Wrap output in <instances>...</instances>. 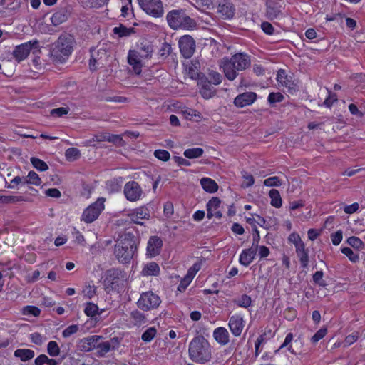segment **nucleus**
Here are the masks:
<instances>
[{
    "label": "nucleus",
    "instance_id": "obj_1",
    "mask_svg": "<svg viewBox=\"0 0 365 365\" xmlns=\"http://www.w3.org/2000/svg\"><path fill=\"white\" fill-rule=\"evenodd\" d=\"M251 65L250 57L245 53H237L230 58H223L220 63L225 76L230 81L235 80L240 71L248 68Z\"/></svg>",
    "mask_w": 365,
    "mask_h": 365
},
{
    "label": "nucleus",
    "instance_id": "obj_2",
    "mask_svg": "<svg viewBox=\"0 0 365 365\" xmlns=\"http://www.w3.org/2000/svg\"><path fill=\"white\" fill-rule=\"evenodd\" d=\"M188 354L193 362L205 364L210 361L212 358V348L207 339L198 336L190 342Z\"/></svg>",
    "mask_w": 365,
    "mask_h": 365
},
{
    "label": "nucleus",
    "instance_id": "obj_3",
    "mask_svg": "<svg viewBox=\"0 0 365 365\" xmlns=\"http://www.w3.org/2000/svg\"><path fill=\"white\" fill-rule=\"evenodd\" d=\"M137 251L135 237L125 234L120 237L114 247V255L121 264H128L134 257Z\"/></svg>",
    "mask_w": 365,
    "mask_h": 365
},
{
    "label": "nucleus",
    "instance_id": "obj_4",
    "mask_svg": "<svg viewBox=\"0 0 365 365\" xmlns=\"http://www.w3.org/2000/svg\"><path fill=\"white\" fill-rule=\"evenodd\" d=\"M73 43L72 36L67 34L61 35L52 45L51 56L53 61L57 63L65 62L73 51Z\"/></svg>",
    "mask_w": 365,
    "mask_h": 365
},
{
    "label": "nucleus",
    "instance_id": "obj_5",
    "mask_svg": "<svg viewBox=\"0 0 365 365\" xmlns=\"http://www.w3.org/2000/svg\"><path fill=\"white\" fill-rule=\"evenodd\" d=\"M166 19L168 25L173 29L180 28L192 29L196 26L195 20L187 16L182 9L170 11L167 14Z\"/></svg>",
    "mask_w": 365,
    "mask_h": 365
},
{
    "label": "nucleus",
    "instance_id": "obj_6",
    "mask_svg": "<svg viewBox=\"0 0 365 365\" xmlns=\"http://www.w3.org/2000/svg\"><path fill=\"white\" fill-rule=\"evenodd\" d=\"M160 304V297L151 291L143 292L137 302L138 307L143 311L157 309Z\"/></svg>",
    "mask_w": 365,
    "mask_h": 365
},
{
    "label": "nucleus",
    "instance_id": "obj_7",
    "mask_svg": "<svg viewBox=\"0 0 365 365\" xmlns=\"http://www.w3.org/2000/svg\"><path fill=\"white\" fill-rule=\"evenodd\" d=\"M140 8L148 15L160 18L164 14L163 4L161 0H138Z\"/></svg>",
    "mask_w": 365,
    "mask_h": 365
},
{
    "label": "nucleus",
    "instance_id": "obj_8",
    "mask_svg": "<svg viewBox=\"0 0 365 365\" xmlns=\"http://www.w3.org/2000/svg\"><path fill=\"white\" fill-rule=\"evenodd\" d=\"M104 199L98 198L95 202L88 206L83 212L81 220L86 223L95 221L104 210Z\"/></svg>",
    "mask_w": 365,
    "mask_h": 365
},
{
    "label": "nucleus",
    "instance_id": "obj_9",
    "mask_svg": "<svg viewBox=\"0 0 365 365\" xmlns=\"http://www.w3.org/2000/svg\"><path fill=\"white\" fill-rule=\"evenodd\" d=\"M32 49L39 50V41L38 40H31L16 46L13 51V56L18 62H20L28 57Z\"/></svg>",
    "mask_w": 365,
    "mask_h": 365
},
{
    "label": "nucleus",
    "instance_id": "obj_10",
    "mask_svg": "<svg viewBox=\"0 0 365 365\" xmlns=\"http://www.w3.org/2000/svg\"><path fill=\"white\" fill-rule=\"evenodd\" d=\"M123 193L127 200L137 202L143 196V190L138 182L132 180L124 185Z\"/></svg>",
    "mask_w": 365,
    "mask_h": 365
},
{
    "label": "nucleus",
    "instance_id": "obj_11",
    "mask_svg": "<svg viewBox=\"0 0 365 365\" xmlns=\"http://www.w3.org/2000/svg\"><path fill=\"white\" fill-rule=\"evenodd\" d=\"M127 215L133 223L143 225L142 220L150 219V210L148 205H142L129 210Z\"/></svg>",
    "mask_w": 365,
    "mask_h": 365
},
{
    "label": "nucleus",
    "instance_id": "obj_12",
    "mask_svg": "<svg viewBox=\"0 0 365 365\" xmlns=\"http://www.w3.org/2000/svg\"><path fill=\"white\" fill-rule=\"evenodd\" d=\"M178 46L185 58H190L195 51V41L190 35L181 36L178 41Z\"/></svg>",
    "mask_w": 365,
    "mask_h": 365
},
{
    "label": "nucleus",
    "instance_id": "obj_13",
    "mask_svg": "<svg viewBox=\"0 0 365 365\" xmlns=\"http://www.w3.org/2000/svg\"><path fill=\"white\" fill-rule=\"evenodd\" d=\"M108 57L107 52L103 49L91 51V56L89 61V68L91 71H96L98 67L104 66Z\"/></svg>",
    "mask_w": 365,
    "mask_h": 365
},
{
    "label": "nucleus",
    "instance_id": "obj_14",
    "mask_svg": "<svg viewBox=\"0 0 365 365\" xmlns=\"http://www.w3.org/2000/svg\"><path fill=\"white\" fill-rule=\"evenodd\" d=\"M127 58L128 63L132 67L133 71L135 74L140 75L143 66V61L145 60V58L141 57L135 50H130Z\"/></svg>",
    "mask_w": 365,
    "mask_h": 365
},
{
    "label": "nucleus",
    "instance_id": "obj_15",
    "mask_svg": "<svg viewBox=\"0 0 365 365\" xmlns=\"http://www.w3.org/2000/svg\"><path fill=\"white\" fill-rule=\"evenodd\" d=\"M228 327L235 336H240L245 327L243 317L240 314L232 315L229 319Z\"/></svg>",
    "mask_w": 365,
    "mask_h": 365
},
{
    "label": "nucleus",
    "instance_id": "obj_16",
    "mask_svg": "<svg viewBox=\"0 0 365 365\" xmlns=\"http://www.w3.org/2000/svg\"><path fill=\"white\" fill-rule=\"evenodd\" d=\"M101 338L102 337L101 336L98 335H93L83 338L78 342L77 346L80 351L88 352L96 348V344Z\"/></svg>",
    "mask_w": 365,
    "mask_h": 365
},
{
    "label": "nucleus",
    "instance_id": "obj_17",
    "mask_svg": "<svg viewBox=\"0 0 365 365\" xmlns=\"http://www.w3.org/2000/svg\"><path fill=\"white\" fill-rule=\"evenodd\" d=\"M163 246L162 240L158 236H151L147 244V255L150 257H154L160 252Z\"/></svg>",
    "mask_w": 365,
    "mask_h": 365
},
{
    "label": "nucleus",
    "instance_id": "obj_18",
    "mask_svg": "<svg viewBox=\"0 0 365 365\" xmlns=\"http://www.w3.org/2000/svg\"><path fill=\"white\" fill-rule=\"evenodd\" d=\"M198 84L200 86V93L204 98L210 99L215 96V89L207 78L205 76L199 78Z\"/></svg>",
    "mask_w": 365,
    "mask_h": 365
},
{
    "label": "nucleus",
    "instance_id": "obj_19",
    "mask_svg": "<svg viewBox=\"0 0 365 365\" xmlns=\"http://www.w3.org/2000/svg\"><path fill=\"white\" fill-rule=\"evenodd\" d=\"M257 95L253 92H245L238 95L234 100V104L237 107H245L251 105L256 100Z\"/></svg>",
    "mask_w": 365,
    "mask_h": 365
},
{
    "label": "nucleus",
    "instance_id": "obj_20",
    "mask_svg": "<svg viewBox=\"0 0 365 365\" xmlns=\"http://www.w3.org/2000/svg\"><path fill=\"white\" fill-rule=\"evenodd\" d=\"M235 11V9L233 4L228 1H225L224 3H220L218 5L217 12L224 19H230L232 18L234 16Z\"/></svg>",
    "mask_w": 365,
    "mask_h": 365
},
{
    "label": "nucleus",
    "instance_id": "obj_21",
    "mask_svg": "<svg viewBox=\"0 0 365 365\" xmlns=\"http://www.w3.org/2000/svg\"><path fill=\"white\" fill-rule=\"evenodd\" d=\"M213 337L219 344L222 346L227 344L230 341L229 332L222 327H220L214 329Z\"/></svg>",
    "mask_w": 365,
    "mask_h": 365
},
{
    "label": "nucleus",
    "instance_id": "obj_22",
    "mask_svg": "<svg viewBox=\"0 0 365 365\" xmlns=\"http://www.w3.org/2000/svg\"><path fill=\"white\" fill-rule=\"evenodd\" d=\"M256 252L257 249L253 247L243 250L240 255V263L245 267H248L254 260Z\"/></svg>",
    "mask_w": 365,
    "mask_h": 365
},
{
    "label": "nucleus",
    "instance_id": "obj_23",
    "mask_svg": "<svg viewBox=\"0 0 365 365\" xmlns=\"http://www.w3.org/2000/svg\"><path fill=\"white\" fill-rule=\"evenodd\" d=\"M297 255L299 259L301 267L307 268L309 264V250L306 249L304 243L295 247Z\"/></svg>",
    "mask_w": 365,
    "mask_h": 365
},
{
    "label": "nucleus",
    "instance_id": "obj_24",
    "mask_svg": "<svg viewBox=\"0 0 365 365\" xmlns=\"http://www.w3.org/2000/svg\"><path fill=\"white\" fill-rule=\"evenodd\" d=\"M277 81L280 86L287 88L289 90H294V83L288 78L284 70H279L277 74Z\"/></svg>",
    "mask_w": 365,
    "mask_h": 365
},
{
    "label": "nucleus",
    "instance_id": "obj_25",
    "mask_svg": "<svg viewBox=\"0 0 365 365\" xmlns=\"http://www.w3.org/2000/svg\"><path fill=\"white\" fill-rule=\"evenodd\" d=\"M200 185L203 190L209 193H215L218 190L217 182L210 178H202L200 180Z\"/></svg>",
    "mask_w": 365,
    "mask_h": 365
},
{
    "label": "nucleus",
    "instance_id": "obj_26",
    "mask_svg": "<svg viewBox=\"0 0 365 365\" xmlns=\"http://www.w3.org/2000/svg\"><path fill=\"white\" fill-rule=\"evenodd\" d=\"M135 51L141 56V57L148 60L152 57L153 48V46L148 43H140L138 46V49Z\"/></svg>",
    "mask_w": 365,
    "mask_h": 365
},
{
    "label": "nucleus",
    "instance_id": "obj_27",
    "mask_svg": "<svg viewBox=\"0 0 365 365\" xmlns=\"http://www.w3.org/2000/svg\"><path fill=\"white\" fill-rule=\"evenodd\" d=\"M14 354L22 361H27L33 359L35 356L34 351L28 349H18L14 351Z\"/></svg>",
    "mask_w": 365,
    "mask_h": 365
},
{
    "label": "nucleus",
    "instance_id": "obj_28",
    "mask_svg": "<svg viewBox=\"0 0 365 365\" xmlns=\"http://www.w3.org/2000/svg\"><path fill=\"white\" fill-rule=\"evenodd\" d=\"M221 204V201L218 197H212L211 200L208 201L207 203V217L208 219L212 218V212H214L218 210L220 205Z\"/></svg>",
    "mask_w": 365,
    "mask_h": 365
},
{
    "label": "nucleus",
    "instance_id": "obj_29",
    "mask_svg": "<svg viewBox=\"0 0 365 365\" xmlns=\"http://www.w3.org/2000/svg\"><path fill=\"white\" fill-rule=\"evenodd\" d=\"M143 272L144 275L157 276L160 272V267L157 263L150 262L144 267Z\"/></svg>",
    "mask_w": 365,
    "mask_h": 365
},
{
    "label": "nucleus",
    "instance_id": "obj_30",
    "mask_svg": "<svg viewBox=\"0 0 365 365\" xmlns=\"http://www.w3.org/2000/svg\"><path fill=\"white\" fill-rule=\"evenodd\" d=\"M130 318L133 320L134 325L141 326L146 322L145 315L138 310H134L130 313Z\"/></svg>",
    "mask_w": 365,
    "mask_h": 365
},
{
    "label": "nucleus",
    "instance_id": "obj_31",
    "mask_svg": "<svg viewBox=\"0 0 365 365\" xmlns=\"http://www.w3.org/2000/svg\"><path fill=\"white\" fill-rule=\"evenodd\" d=\"M269 195L271 198L270 203L273 207L277 208L282 207V201L279 192L277 190L272 189L269 192Z\"/></svg>",
    "mask_w": 365,
    "mask_h": 365
},
{
    "label": "nucleus",
    "instance_id": "obj_32",
    "mask_svg": "<svg viewBox=\"0 0 365 365\" xmlns=\"http://www.w3.org/2000/svg\"><path fill=\"white\" fill-rule=\"evenodd\" d=\"M204 153V150L201 148H192L186 149L183 155L185 158L189 159L197 158L201 157Z\"/></svg>",
    "mask_w": 365,
    "mask_h": 365
},
{
    "label": "nucleus",
    "instance_id": "obj_33",
    "mask_svg": "<svg viewBox=\"0 0 365 365\" xmlns=\"http://www.w3.org/2000/svg\"><path fill=\"white\" fill-rule=\"evenodd\" d=\"M99 309L97 304L93 302H88L85 305L84 313L89 317H94L96 315L100 314L98 312Z\"/></svg>",
    "mask_w": 365,
    "mask_h": 365
},
{
    "label": "nucleus",
    "instance_id": "obj_34",
    "mask_svg": "<svg viewBox=\"0 0 365 365\" xmlns=\"http://www.w3.org/2000/svg\"><path fill=\"white\" fill-rule=\"evenodd\" d=\"M282 14L280 6L277 4L269 5L267 8V15L269 19H274Z\"/></svg>",
    "mask_w": 365,
    "mask_h": 365
},
{
    "label": "nucleus",
    "instance_id": "obj_35",
    "mask_svg": "<svg viewBox=\"0 0 365 365\" xmlns=\"http://www.w3.org/2000/svg\"><path fill=\"white\" fill-rule=\"evenodd\" d=\"M67 16L64 11H56L51 17V21L54 26L61 24L66 21Z\"/></svg>",
    "mask_w": 365,
    "mask_h": 365
},
{
    "label": "nucleus",
    "instance_id": "obj_36",
    "mask_svg": "<svg viewBox=\"0 0 365 365\" xmlns=\"http://www.w3.org/2000/svg\"><path fill=\"white\" fill-rule=\"evenodd\" d=\"M44 364L47 365H57V361L53 359L48 358L46 354H41L35 359V365H43Z\"/></svg>",
    "mask_w": 365,
    "mask_h": 365
},
{
    "label": "nucleus",
    "instance_id": "obj_37",
    "mask_svg": "<svg viewBox=\"0 0 365 365\" xmlns=\"http://www.w3.org/2000/svg\"><path fill=\"white\" fill-rule=\"evenodd\" d=\"M233 302L240 307L247 308L251 305L252 299L250 296L242 294L237 299H234Z\"/></svg>",
    "mask_w": 365,
    "mask_h": 365
},
{
    "label": "nucleus",
    "instance_id": "obj_38",
    "mask_svg": "<svg viewBox=\"0 0 365 365\" xmlns=\"http://www.w3.org/2000/svg\"><path fill=\"white\" fill-rule=\"evenodd\" d=\"M24 197L17 195H1V203L10 204L24 201Z\"/></svg>",
    "mask_w": 365,
    "mask_h": 365
},
{
    "label": "nucleus",
    "instance_id": "obj_39",
    "mask_svg": "<svg viewBox=\"0 0 365 365\" xmlns=\"http://www.w3.org/2000/svg\"><path fill=\"white\" fill-rule=\"evenodd\" d=\"M96 286L88 284L83 288L82 293L84 297L91 299L96 295Z\"/></svg>",
    "mask_w": 365,
    "mask_h": 365
},
{
    "label": "nucleus",
    "instance_id": "obj_40",
    "mask_svg": "<svg viewBox=\"0 0 365 365\" xmlns=\"http://www.w3.org/2000/svg\"><path fill=\"white\" fill-rule=\"evenodd\" d=\"M47 352L52 357L58 356L60 354V348L56 341H51L48 343Z\"/></svg>",
    "mask_w": 365,
    "mask_h": 365
},
{
    "label": "nucleus",
    "instance_id": "obj_41",
    "mask_svg": "<svg viewBox=\"0 0 365 365\" xmlns=\"http://www.w3.org/2000/svg\"><path fill=\"white\" fill-rule=\"evenodd\" d=\"M22 314L25 316L38 317L41 310L37 307L28 305L22 309Z\"/></svg>",
    "mask_w": 365,
    "mask_h": 365
},
{
    "label": "nucleus",
    "instance_id": "obj_42",
    "mask_svg": "<svg viewBox=\"0 0 365 365\" xmlns=\"http://www.w3.org/2000/svg\"><path fill=\"white\" fill-rule=\"evenodd\" d=\"M293 338H294V336H293L292 333L287 334L284 342L280 346L279 350H281L284 348H287V351H289L291 354H296V352L294 351L292 346L290 345V344L293 341Z\"/></svg>",
    "mask_w": 365,
    "mask_h": 365
},
{
    "label": "nucleus",
    "instance_id": "obj_43",
    "mask_svg": "<svg viewBox=\"0 0 365 365\" xmlns=\"http://www.w3.org/2000/svg\"><path fill=\"white\" fill-rule=\"evenodd\" d=\"M31 163L32 165L39 171H46L48 169L47 164L42 160L37 158H31Z\"/></svg>",
    "mask_w": 365,
    "mask_h": 365
},
{
    "label": "nucleus",
    "instance_id": "obj_44",
    "mask_svg": "<svg viewBox=\"0 0 365 365\" xmlns=\"http://www.w3.org/2000/svg\"><path fill=\"white\" fill-rule=\"evenodd\" d=\"M65 156L68 160H75L80 158L81 152L76 148H69L66 150Z\"/></svg>",
    "mask_w": 365,
    "mask_h": 365
},
{
    "label": "nucleus",
    "instance_id": "obj_45",
    "mask_svg": "<svg viewBox=\"0 0 365 365\" xmlns=\"http://www.w3.org/2000/svg\"><path fill=\"white\" fill-rule=\"evenodd\" d=\"M156 333L157 331L154 327H150L143 332L141 339L145 342H150L155 336Z\"/></svg>",
    "mask_w": 365,
    "mask_h": 365
},
{
    "label": "nucleus",
    "instance_id": "obj_46",
    "mask_svg": "<svg viewBox=\"0 0 365 365\" xmlns=\"http://www.w3.org/2000/svg\"><path fill=\"white\" fill-rule=\"evenodd\" d=\"M209 81L214 85H219L221 83L222 76L220 73L215 71H210L208 73V77H207Z\"/></svg>",
    "mask_w": 365,
    "mask_h": 365
},
{
    "label": "nucleus",
    "instance_id": "obj_47",
    "mask_svg": "<svg viewBox=\"0 0 365 365\" xmlns=\"http://www.w3.org/2000/svg\"><path fill=\"white\" fill-rule=\"evenodd\" d=\"M96 348L98 349V356L102 357L110 350V344L108 341H105L96 344Z\"/></svg>",
    "mask_w": 365,
    "mask_h": 365
},
{
    "label": "nucleus",
    "instance_id": "obj_48",
    "mask_svg": "<svg viewBox=\"0 0 365 365\" xmlns=\"http://www.w3.org/2000/svg\"><path fill=\"white\" fill-rule=\"evenodd\" d=\"M341 252L345 255L350 261L352 262H356L359 259V255L353 252V250L349 247H344L341 249Z\"/></svg>",
    "mask_w": 365,
    "mask_h": 365
},
{
    "label": "nucleus",
    "instance_id": "obj_49",
    "mask_svg": "<svg viewBox=\"0 0 365 365\" xmlns=\"http://www.w3.org/2000/svg\"><path fill=\"white\" fill-rule=\"evenodd\" d=\"M108 133H102L96 135L93 138L88 140L89 145H95L96 143H101L107 141Z\"/></svg>",
    "mask_w": 365,
    "mask_h": 365
},
{
    "label": "nucleus",
    "instance_id": "obj_50",
    "mask_svg": "<svg viewBox=\"0 0 365 365\" xmlns=\"http://www.w3.org/2000/svg\"><path fill=\"white\" fill-rule=\"evenodd\" d=\"M109 0H87L86 6L90 8L99 9L108 4Z\"/></svg>",
    "mask_w": 365,
    "mask_h": 365
},
{
    "label": "nucleus",
    "instance_id": "obj_51",
    "mask_svg": "<svg viewBox=\"0 0 365 365\" xmlns=\"http://www.w3.org/2000/svg\"><path fill=\"white\" fill-rule=\"evenodd\" d=\"M281 184V180L277 176L270 177L264 180V185L267 187H279Z\"/></svg>",
    "mask_w": 365,
    "mask_h": 365
},
{
    "label": "nucleus",
    "instance_id": "obj_52",
    "mask_svg": "<svg viewBox=\"0 0 365 365\" xmlns=\"http://www.w3.org/2000/svg\"><path fill=\"white\" fill-rule=\"evenodd\" d=\"M28 178L29 184H32L36 186H38L41 184V180L38 175L34 171H30L28 175Z\"/></svg>",
    "mask_w": 365,
    "mask_h": 365
},
{
    "label": "nucleus",
    "instance_id": "obj_53",
    "mask_svg": "<svg viewBox=\"0 0 365 365\" xmlns=\"http://www.w3.org/2000/svg\"><path fill=\"white\" fill-rule=\"evenodd\" d=\"M154 156L162 161L166 162L170 159V155L168 151L159 149L155 150Z\"/></svg>",
    "mask_w": 365,
    "mask_h": 365
},
{
    "label": "nucleus",
    "instance_id": "obj_54",
    "mask_svg": "<svg viewBox=\"0 0 365 365\" xmlns=\"http://www.w3.org/2000/svg\"><path fill=\"white\" fill-rule=\"evenodd\" d=\"M78 331V326L77 324H72L66 327L62 332V336L64 338H68L72 334H76Z\"/></svg>",
    "mask_w": 365,
    "mask_h": 365
},
{
    "label": "nucleus",
    "instance_id": "obj_55",
    "mask_svg": "<svg viewBox=\"0 0 365 365\" xmlns=\"http://www.w3.org/2000/svg\"><path fill=\"white\" fill-rule=\"evenodd\" d=\"M284 99V96L280 93H270L268 96L267 101L270 104L279 103Z\"/></svg>",
    "mask_w": 365,
    "mask_h": 365
},
{
    "label": "nucleus",
    "instance_id": "obj_56",
    "mask_svg": "<svg viewBox=\"0 0 365 365\" xmlns=\"http://www.w3.org/2000/svg\"><path fill=\"white\" fill-rule=\"evenodd\" d=\"M327 330L326 328H321L312 337L311 341L313 344L317 343L319 340H321L322 339H323L325 336V335L327 334Z\"/></svg>",
    "mask_w": 365,
    "mask_h": 365
},
{
    "label": "nucleus",
    "instance_id": "obj_57",
    "mask_svg": "<svg viewBox=\"0 0 365 365\" xmlns=\"http://www.w3.org/2000/svg\"><path fill=\"white\" fill-rule=\"evenodd\" d=\"M192 281V279H190V277L185 276L180 281L179 285L178 286V291L180 292H183L185 291L188 285L191 283Z\"/></svg>",
    "mask_w": 365,
    "mask_h": 365
},
{
    "label": "nucleus",
    "instance_id": "obj_58",
    "mask_svg": "<svg viewBox=\"0 0 365 365\" xmlns=\"http://www.w3.org/2000/svg\"><path fill=\"white\" fill-rule=\"evenodd\" d=\"M114 34L118 35L120 37L129 36L130 34V29L126 28L124 26L115 27L113 29Z\"/></svg>",
    "mask_w": 365,
    "mask_h": 365
},
{
    "label": "nucleus",
    "instance_id": "obj_59",
    "mask_svg": "<svg viewBox=\"0 0 365 365\" xmlns=\"http://www.w3.org/2000/svg\"><path fill=\"white\" fill-rule=\"evenodd\" d=\"M69 108L67 107H59L57 108L52 109L50 112L51 115L56 117H62L68 114Z\"/></svg>",
    "mask_w": 365,
    "mask_h": 365
},
{
    "label": "nucleus",
    "instance_id": "obj_60",
    "mask_svg": "<svg viewBox=\"0 0 365 365\" xmlns=\"http://www.w3.org/2000/svg\"><path fill=\"white\" fill-rule=\"evenodd\" d=\"M171 50L172 48L170 44L164 43L159 50V55L163 58H166L171 53Z\"/></svg>",
    "mask_w": 365,
    "mask_h": 365
},
{
    "label": "nucleus",
    "instance_id": "obj_61",
    "mask_svg": "<svg viewBox=\"0 0 365 365\" xmlns=\"http://www.w3.org/2000/svg\"><path fill=\"white\" fill-rule=\"evenodd\" d=\"M288 240L294 244L295 247L304 243L299 235L296 232L291 233L288 237Z\"/></svg>",
    "mask_w": 365,
    "mask_h": 365
},
{
    "label": "nucleus",
    "instance_id": "obj_62",
    "mask_svg": "<svg viewBox=\"0 0 365 365\" xmlns=\"http://www.w3.org/2000/svg\"><path fill=\"white\" fill-rule=\"evenodd\" d=\"M347 242L351 247L357 249L361 248L364 245L363 242L359 237L354 236L348 238Z\"/></svg>",
    "mask_w": 365,
    "mask_h": 365
},
{
    "label": "nucleus",
    "instance_id": "obj_63",
    "mask_svg": "<svg viewBox=\"0 0 365 365\" xmlns=\"http://www.w3.org/2000/svg\"><path fill=\"white\" fill-rule=\"evenodd\" d=\"M323 272L322 271H317L313 274V281L320 287H325L326 283L323 280Z\"/></svg>",
    "mask_w": 365,
    "mask_h": 365
},
{
    "label": "nucleus",
    "instance_id": "obj_64",
    "mask_svg": "<svg viewBox=\"0 0 365 365\" xmlns=\"http://www.w3.org/2000/svg\"><path fill=\"white\" fill-rule=\"evenodd\" d=\"M242 178L244 179V180H243V186L244 187H250L255 182L253 176L247 172L243 173Z\"/></svg>",
    "mask_w": 365,
    "mask_h": 365
}]
</instances>
